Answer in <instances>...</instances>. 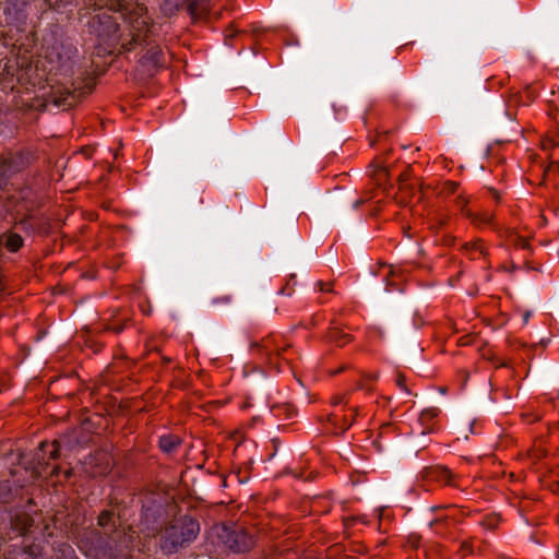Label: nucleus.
I'll use <instances>...</instances> for the list:
<instances>
[{
  "mask_svg": "<svg viewBox=\"0 0 559 559\" xmlns=\"http://www.w3.org/2000/svg\"><path fill=\"white\" fill-rule=\"evenodd\" d=\"M2 241H3L4 247L11 252L19 251L22 248L23 242H24L23 238L19 234H15V233H10V234L3 235Z\"/></svg>",
  "mask_w": 559,
  "mask_h": 559,
  "instance_id": "nucleus-17",
  "label": "nucleus"
},
{
  "mask_svg": "<svg viewBox=\"0 0 559 559\" xmlns=\"http://www.w3.org/2000/svg\"><path fill=\"white\" fill-rule=\"evenodd\" d=\"M423 477L427 480H435L444 484H449L452 474L445 466H429L423 471Z\"/></svg>",
  "mask_w": 559,
  "mask_h": 559,
  "instance_id": "nucleus-14",
  "label": "nucleus"
},
{
  "mask_svg": "<svg viewBox=\"0 0 559 559\" xmlns=\"http://www.w3.org/2000/svg\"><path fill=\"white\" fill-rule=\"evenodd\" d=\"M110 10L120 12L128 24V34L121 37L120 52H131L141 48L145 53L140 63L148 74H153L164 63V55L155 39V26L147 8L126 0H112Z\"/></svg>",
  "mask_w": 559,
  "mask_h": 559,
  "instance_id": "nucleus-1",
  "label": "nucleus"
},
{
  "mask_svg": "<svg viewBox=\"0 0 559 559\" xmlns=\"http://www.w3.org/2000/svg\"><path fill=\"white\" fill-rule=\"evenodd\" d=\"M88 33L95 35L99 41L112 45L119 38V24L106 12L93 16L88 23Z\"/></svg>",
  "mask_w": 559,
  "mask_h": 559,
  "instance_id": "nucleus-7",
  "label": "nucleus"
},
{
  "mask_svg": "<svg viewBox=\"0 0 559 559\" xmlns=\"http://www.w3.org/2000/svg\"><path fill=\"white\" fill-rule=\"evenodd\" d=\"M93 90V80L90 79L88 83L84 86L79 85L73 90L64 88L52 92L48 100L57 107L71 108L80 102L85 95L90 94Z\"/></svg>",
  "mask_w": 559,
  "mask_h": 559,
  "instance_id": "nucleus-8",
  "label": "nucleus"
},
{
  "mask_svg": "<svg viewBox=\"0 0 559 559\" xmlns=\"http://www.w3.org/2000/svg\"><path fill=\"white\" fill-rule=\"evenodd\" d=\"M163 515L160 504L144 506L142 509V519L140 525L142 531H146L147 536H156L159 533V520Z\"/></svg>",
  "mask_w": 559,
  "mask_h": 559,
  "instance_id": "nucleus-10",
  "label": "nucleus"
},
{
  "mask_svg": "<svg viewBox=\"0 0 559 559\" xmlns=\"http://www.w3.org/2000/svg\"><path fill=\"white\" fill-rule=\"evenodd\" d=\"M551 167H556L557 170L559 171V164H557V163H551L546 171H548Z\"/></svg>",
  "mask_w": 559,
  "mask_h": 559,
  "instance_id": "nucleus-44",
  "label": "nucleus"
},
{
  "mask_svg": "<svg viewBox=\"0 0 559 559\" xmlns=\"http://www.w3.org/2000/svg\"><path fill=\"white\" fill-rule=\"evenodd\" d=\"M441 522H442V520H440V519H438V520H433V521H431V522H430L429 526H430V527H433L435 525H438V524H440Z\"/></svg>",
  "mask_w": 559,
  "mask_h": 559,
  "instance_id": "nucleus-40",
  "label": "nucleus"
},
{
  "mask_svg": "<svg viewBox=\"0 0 559 559\" xmlns=\"http://www.w3.org/2000/svg\"><path fill=\"white\" fill-rule=\"evenodd\" d=\"M135 534L131 526L111 532L92 530L82 535L80 548L93 559H118L127 556L133 548Z\"/></svg>",
  "mask_w": 559,
  "mask_h": 559,
  "instance_id": "nucleus-2",
  "label": "nucleus"
},
{
  "mask_svg": "<svg viewBox=\"0 0 559 559\" xmlns=\"http://www.w3.org/2000/svg\"><path fill=\"white\" fill-rule=\"evenodd\" d=\"M81 152H82L84 155H86L87 157H90V156H91L92 148L86 146V147H83V148L81 150Z\"/></svg>",
  "mask_w": 559,
  "mask_h": 559,
  "instance_id": "nucleus-36",
  "label": "nucleus"
},
{
  "mask_svg": "<svg viewBox=\"0 0 559 559\" xmlns=\"http://www.w3.org/2000/svg\"><path fill=\"white\" fill-rule=\"evenodd\" d=\"M445 187H447L448 192L454 193L457 189V183L453 182V181H449L445 183Z\"/></svg>",
  "mask_w": 559,
  "mask_h": 559,
  "instance_id": "nucleus-32",
  "label": "nucleus"
},
{
  "mask_svg": "<svg viewBox=\"0 0 559 559\" xmlns=\"http://www.w3.org/2000/svg\"><path fill=\"white\" fill-rule=\"evenodd\" d=\"M62 443V438L53 440L51 443L48 441H43L39 443L38 448L33 454H21L20 463L26 471L31 472V477L33 479L40 478L45 475H55L58 473L57 466H52L50 471L48 469L50 466V461L56 460L59 456V451Z\"/></svg>",
  "mask_w": 559,
  "mask_h": 559,
  "instance_id": "nucleus-4",
  "label": "nucleus"
},
{
  "mask_svg": "<svg viewBox=\"0 0 559 559\" xmlns=\"http://www.w3.org/2000/svg\"><path fill=\"white\" fill-rule=\"evenodd\" d=\"M357 414H358V408H355V409H354V416H353L352 420L344 418V425H343V427H342V431L347 430V429L353 425V423H354L355 417L357 416Z\"/></svg>",
  "mask_w": 559,
  "mask_h": 559,
  "instance_id": "nucleus-28",
  "label": "nucleus"
},
{
  "mask_svg": "<svg viewBox=\"0 0 559 559\" xmlns=\"http://www.w3.org/2000/svg\"><path fill=\"white\" fill-rule=\"evenodd\" d=\"M251 348L264 355L271 362H273V356L278 357L282 355L281 350L287 352V347L277 346L271 335L262 338L261 342L252 343Z\"/></svg>",
  "mask_w": 559,
  "mask_h": 559,
  "instance_id": "nucleus-11",
  "label": "nucleus"
},
{
  "mask_svg": "<svg viewBox=\"0 0 559 559\" xmlns=\"http://www.w3.org/2000/svg\"><path fill=\"white\" fill-rule=\"evenodd\" d=\"M282 352V355L278 356V357H275L273 356V362H271L270 360L269 364L271 366H273L277 371H281L282 370V366H283V362L285 364H288L289 362V358L287 356H285V353L284 350H281Z\"/></svg>",
  "mask_w": 559,
  "mask_h": 559,
  "instance_id": "nucleus-21",
  "label": "nucleus"
},
{
  "mask_svg": "<svg viewBox=\"0 0 559 559\" xmlns=\"http://www.w3.org/2000/svg\"><path fill=\"white\" fill-rule=\"evenodd\" d=\"M491 218H492V215H491V214L484 213V214H481V215L477 216V217L474 219V222H475V223H479V224H483V223L488 224V223H490V222H491Z\"/></svg>",
  "mask_w": 559,
  "mask_h": 559,
  "instance_id": "nucleus-25",
  "label": "nucleus"
},
{
  "mask_svg": "<svg viewBox=\"0 0 559 559\" xmlns=\"http://www.w3.org/2000/svg\"><path fill=\"white\" fill-rule=\"evenodd\" d=\"M460 552L465 555L466 552H472V545L468 542H464L461 545Z\"/></svg>",
  "mask_w": 559,
  "mask_h": 559,
  "instance_id": "nucleus-31",
  "label": "nucleus"
},
{
  "mask_svg": "<svg viewBox=\"0 0 559 559\" xmlns=\"http://www.w3.org/2000/svg\"><path fill=\"white\" fill-rule=\"evenodd\" d=\"M328 340L335 343L338 347L352 342L353 336L344 333L338 326H331L328 331Z\"/></svg>",
  "mask_w": 559,
  "mask_h": 559,
  "instance_id": "nucleus-15",
  "label": "nucleus"
},
{
  "mask_svg": "<svg viewBox=\"0 0 559 559\" xmlns=\"http://www.w3.org/2000/svg\"><path fill=\"white\" fill-rule=\"evenodd\" d=\"M31 217L24 218L20 222V225L24 230L33 229V225L29 222Z\"/></svg>",
  "mask_w": 559,
  "mask_h": 559,
  "instance_id": "nucleus-30",
  "label": "nucleus"
},
{
  "mask_svg": "<svg viewBox=\"0 0 559 559\" xmlns=\"http://www.w3.org/2000/svg\"><path fill=\"white\" fill-rule=\"evenodd\" d=\"M334 403H335V404H337V403H346V401H345L344 396H337V397L335 399Z\"/></svg>",
  "mask_w": 559,
  "mask_h": 559,
  "instance_id": "nucleus-39",
  "label": "nucleus"
},
{
  "mask_svg": "<svg viewBox=\"0 0 559 559\" xmlns=\"http://www.w3.org/2000/svg\"><path fill=\"white\" fill-rule=\"evenodd\" d=\"M406 378L403 373L399 372L397 376H396V385L399 388H401L403 391H405L406 393H411V391L408 390V388L406 386Z\"/></svg>",
  "mask_w": 559,
  "mask_h": 559,
  "instance_id": "nucleus-24",
  "label": "nucleus"
},
{
  "mask_svg": "<svg viewBox=\"0 0 559 559\" xmlns=\"http://www.w3.org/2000/svg\"><path fill=\"white\" fill-rule=\"evenodd\" d=\"M45 2L50 9L57 10L60 7L70 3L71 0H45Z\"/></svg>",
  "mask_w": 559,
  "mask_h": 559,
  "instance_id": "nucleus-22",
  "label": "nucleus"
},
{
  "mask_svg": "<svg viewBox=\"0 0 559 559\" xmlns=\"http://www.w3.org/2000/svg\"><path fill=\"white\" fill-rule=\"evenodd\" d=\"M357 389H367L369 392H371V391H372V388H367V386H365V384H364V383H361V382L357 383Z\"/></svg>",
  "mask_w": 559,
  "mask_h": 559,
  "instance_id": "nucleus-38",
  "label": "nucleus"
},
{
  "mask_svg": "<svg viewBox=\"0 0 559 559\" xmlns=\"http://www.w3.org/2000/svg\"><path fill=\"white\" fill-rule=\"evenodd\" d=\"M530 316L531 313L528 311L524 314V322L528 321Z\"/></svg>",
  "mask_w": 559,
  "mask_h": 559,
  "instance_id": "nucleus-46",
  "label": "nucleus"
},
{
  "mask_svg": "<svg viewBox=\"0 0 559 559\" xmlns=\"http://www.w3.org/2000/svg\"><path fill=\"white\" fill-rule=\"evenodd\" d=\"M15 492L9 481H0V504H9L13 502Z\"/></svg>",
  "mask_w": 559,
  "mask_h": 559,
  "instance_id": "nucleus-20",
  "label": "nucleus"
},
{
  "mask_svg": "<svg viewBox=\"0 0 559 559\" xmlns=\"http://www.w3.org/2000/svg\"><path fill=\"white\" fill-rule=\"evenodd\" d=\"M364 203V200H357L354 204L355 207H358L359 205H361Z\"/></svg>",
  "mask_w": 559,
  "mask_h": 559,
  "instance_id": "nucleus-45",
  "label": "nucleus"
},
{
  "mask_svg": "<svg viewBox=\"0 0 559 559\" xmlns=\"http://www.w3.org/2000/svg\"><path fill=\"white\" fill-rule=\"evenodd\" d=\"M187 11L193 16H201L209 10V3L206 0H188Z\"/></svg>",
  "mask_w": 559,
  "mask_h": 559,
  "instance_id": "nucleus-18",
  "label": "nucleus"
},
{
  "mask_svg": "<svg viewBox=\"0 0 559 559\" xmlns=\"http://www.w3.org/2000/svg\"><path fill=\"white\" fill-rule=\"evenodd\" d=\"M158 443H159V448L165 453H171L180 445V438L173 436V435H166V436H162L159 438Z\"/></svg>",
  "mask_w": 559,
  "mask_h": 559,
  "instance_id": "nucleus-19",
  "label": "nucleus"
},
{
  "mask_svg": "<svg viewBox=\"0 0 559 559\" xmlns=\"http://www.w3.org/2000/svg\"><path fill=\"white\" fill-rule=\"evenodd\" d=\"M58 559H78L74 556V552L70 546H67L64 550H62V556Z\"/></svg>",
  "mask_w": 559,
  "mask_h": 559,
  "instance_id": "nucleus-26",
  "label": "nucleus"
},
{
  "mask_svg": "<svg viewBox=\"0 0 559 559\" xmlns=\"http://www.w3.org/2000/svg\"><path fill=\"white\" fill-rule=\"evenodd\" d=\"M9 516L12 530L19 535H25L33 525V519L25 512L10 510Z\"/></svg>",
  "mask_w": 559,
  "mask_h": 559,
  "instance_id": "nucleus-12",
  "label": "nucleus"
},
{
  "mask_svg": "<svg viewBox=\"0 0 559 559\" xmlns=\"http://www.w3.org/2000/svg\"><path fill=\"white\" fill-rule=\"evenodd\" d=\"M34 159V153L29 150L10 151L0 155V189L7 186L13 175L26 169Z\"/></svg>",
  "mask_w": 559,
  "mask_h": 559,
  "instance_id": "nucleus-5",
  "label": "nucleus"
},
{
  "mask_svg": "<svg viewBox=\"0 0 559 559\" xmlns=\"http://www.w3.org/2000/svg\"><path fill=\"white\" fill-rule=\"evenodd\" d=\"M345 369H346V367H345V366H344V367H341V368H338L337 370H335V371H334V373H335V374H336V373H340V372H342V371H343V370H345Z\"/></svg>",
  "mask_w": 559,
  "mask_h": 559,
  "instance_id": "nucleus-48",
  "label": "nucleus"
},
{
  "mask_svg": "<svg viewBox=\"0 0 559 559\" xmlns=\"http://www.w3.org/2000/svg\"><path fill=\"white\" fill-rule=\"evenodd\" d=\"M217 538L233 552H245L254 546V538L238 525L215 527Z\"/></svg>",
  "mask_w": 559,
  "mask_h": 559,
  "instance_id": "nucleus-6",
  "label": "nucleus"
},
{
  "mask_svg": "<svg viewBox=\"0 0 559 559\" xmlns=\"http://www.w3.org/2000/svg\"><path fill=\"white\" fill-rule=\"evenodd\" d=\"M272 409L275 412V415H278L280 412L284 411L287 414V418H290L292 414L295 412L294 407L290 405L275 406Z\"/></svg>",
  "mask_w": 559,
  "mask_h": 559,
  "instance_id": "nucleus-23",
  "label": "nucleus"
},
{
  "mask_svg": "<svg viewBox=\"0 0 559 559\" xmlns=\"http://www.w3.org/2000/svg\"><path fill=\"white\" fill-rule=\"evenodd\" d=\"M437 415H438V409H436V408H427V409L423 411V413H421L423 418H432V417H436Z\"/></svg>",
  "mask_w": 559,
  "mask_h": 559,
  "instance_id": "nucleus-27",
  "label": "nucleus"
},
{
  "mask_svg": "<svg viewBox=\"0 0 559 559\" xmlns=\"http://www.w3.org/2000/svg\"><path fill=\"white\" fill-rule=\"evenodd\" d=\"M438 391L441 393V394H445L448 392V388L447 386H439L438 388Z\"/></svg>",
  "mask_w": 559,
  "mask_h": 559,
  "instance_id": "nucleus-41",
  "label": "nucleus"
},
{
  "mask_svg": "<svg viewBox=\"0 0 559 559\" xmlns=\"http://www.w3.org/2000/svg\"><path fill=\"white\" fill-rule=\"evenodd\" d=\"M522 248H526L527 241L525 239H521L519 243Z\"/></svg>",
  "mask_w": 559,
  "mask_h": 559,
  "instance_id": "nucleus-42",
  "label": "nucleus"
},
{
  "mask_svg": "<svg viewBox=\"0 0 559 559\" xmlns=\"http://www.w3.org/2000/svg\"><path fill=\"white\" fill-rule=\"evenodd\" d=\"M97 524L103 532L122 530L119 525V515L114 510H103L97 518Z\"/></svg>",
  "mask_w": 559,
  "mask_h": 559,
  "instance_id": "nucleus-13",
  "label": "nucleus"
},
{
  "mask_svg": "<svg viewBox=\"0 0 559 559\" xmlns=\"http://www.w3.org/2000/svg\"><path fill=\"white\" fill-rule=\"evenodd\" d=\"M225 37H226L227 39H228V38H233V37H234V33H233V32H229V31H226Z\"/></svg>",
  "mask_w": 559,
  "mask_h": 559,
  "instance_id": "nucleus-43",
  "label": "nucleus"
},
{
  "mask_svg": "<svg viewBox=\"0 0 559 559\" xmlns=\"http://www.w3.org/2000/svg\"><path fill=\"white\" fill-rule=\"evenodd\" d=\"M441 508H442V507L437 506V507H435V508H433V510L441 509Z\"/></svg>",
  "mask_w": 559,
  "mask_h": 559,
  "instance_id": "nucleus-51",
  "label": "nucleus"
},
{
  "mask_svg": "<svg viewBox=\"0 0 559 559\" xmlns=\"http://www.w3.org/2000/svg\"><path fill=\"white\" fill-rule=\"evenodd\" d=\"M464 248L471 250H478L481 254L484 253V248L479 242L466 243Z\"/></svg>",
  "mask_w": 559,
  "mask_h": 559,
  "instance_id": "nucleus-29",
  "label": "nucleus"
},
{
  "mask_svg": "<svg viewBox=\"0 0 559 559\" xmlns=\"http://www.w3.org/2000/svg\"><path fill=\"white\" fill-rule=\"evenodd\" d=\"M200 533L198 520L182 515L169 521L158 533V547L164 555L177 554L189 547Z\"/></svg>",
  "mask_w": 559,
  "mask_h": 559,
  "instance_id": "nucleus-3",
  "label": "nucleus"
},
{
  "mask_svg": "<svg viewBox=\"0 0 559 559\" xmlns=\"http://www.w3.org/2000/svg\"><path fill=\"white\" fill-rule=\"evenodd\" d=\"M364 377L368 380H378L379 379V373L378 372H374V373H364Z\"/></svg>",
  "mask_w": 559,
  "mask_h": 559,
  "instance_id": "nucleus-34",
  "label": "nucleus"
},
{
  "mask_svg": "<svg viewBox=\"0 0 559 559\" xmlns=\"http://www.w3.org/2000/svg\"><path fill=\"white\" fill-rule=\"evenodd\" d=\"M400 181L404 182V181H407L409 179V173L408 171H404L400 175L399 177Z\"/></svg>",
  "mask_w": 559,
  "mask_h": 559,
  "instance_id": "nucleus-35",
  "label": "nucleus"
},
{
  "mask_svg": "<svg viewBox=\"0 0 559 559\" xmlns=\"http://www.w3.org/2000/svg\"><path fill=\"white\" fill-rule=\"evenodd\" d=\"M188 2V0H164L160 10L165 15L171 16L182 9L187 10Z\"/></svg>",
  "mask_w": 559,
  "mask_h": 559,
  "instance_id": "nucleus-16",
  "label": "nucleus"
},
{
  "mask_svg": "<svg viewBox=\"0 0 559 559\" xmlns=\"http://www.w3.org/2000/svg\"><path fill=\"white\" fill-rule=\"evenodd\" d=\"M4 289V285L2 283V281L0 280V292H2Z\"/></svg>",
  "mask_w": 559,
  "mask_h": 559,
  "instance_id": "nucleus-49",
  "label": "nucleus"
},
{
  "mask_svg": "<svg viewBox=\"0 0 559 559\" xmlns=\"http://www.w3.org/2000/svg\"><path fill=\"white\" fill-rule=\"evenodd\" d=\"M318 286L321 292H333L330 287H328V284L322 281L318 282Z\"/></svg>",
  "mask_w": 559,
  "mask_h": 559,
  "instance_id": "nucleus-33",
  "label": "nucleus"
},
{
  "mask_svg": "<svg viewBox=\"0 0 559 559\" xmlns=\"http://www.w3.org/2000/svg\"><path fill=\"white\" fill-rule=\"evenodd\" d=\"M78 56V49L71 43L56 41L49 48L47 58L51 62H57L60 69L70 71Z\"/></svg>",
  "mask_w": 559,
  "mask_h": 559,
  "instance_id": "nucleus-9",
  "label": "nucleus"
},
{
  "mask_svg": "<svg viewBox=\"0 0 559 559\" xmlns=\"http://www.w3.org/2000/svg\"><path fill=\"white\" fill-rule=\"evenodd\" d=\"M112 330L116 332V333H120L122 328L121 326H116V328H112Z\"/></svg>",
  "mask_w": 559,
  "mask_h": 559,
  "instance_id": "nucleus-47",
  "label": "nucleus"
},
{
  "mask_svg": "<svg viewBox=\"0 0 559 559\" xmlns=\"http://www.w3.org/2000/svg\"><path fill=\"white\" fill-rule=\"evenodd\" d=\"M378 175L379 176L382 175V176L385 177L388 175V171H386V169L384 167H380L379 170H378Z\"/></svg>",
  "mask_w": 559,
  "mask_h": 559,
  "instance_id": "nucleus-37",
  "label": "nucleus"
},
{
  "mask_svg": "<svg viewBox=\"0 0 559 559\" xmlns=\"http://www.w3.org/2000/svg\"><path fill=\"white\" fill-rule=\"evenodd\" d=\"M229 300H230V298L228 296L223 298V301H225V302H229Z\"/></svg>",
  "mask_w": 559,
  "mask_h": 559,
  "instance_id": "nucleus-50",
  "label": "nucleus"
}]
</instances>
